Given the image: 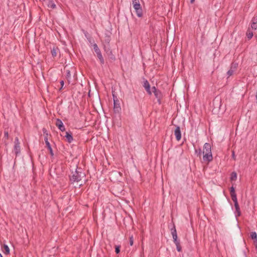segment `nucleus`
Wrapping results in <instances>:
<instances>
[{"instance_id":"obj_9","label":"nucleus","mask_w":257,"mask_h":257,"mask_svg":"<svg viewBox=\"0 0 257 257\" xmlns=\"http://www.w3.org/2000/svg\"><path fill=\"white\" fill-rule=\"evenodd\" d=\"M237 66H238V64L237 63H231L230 69L227 72L228 77L232 76L234 74V72L237 69Z\"/></svg>"},{"instance_id":"obj_34","label":"nucleus","mask_w":257,"mask_h":257,"mask_svg":"<svg viewBox=\"0 0 257 257\" xmlns=\"http://www.w3.org/2000/svg\"><path fill=\"white\" fill-rule=\"evenodd\" d=\"M254 244L255 247V248L257 249V239L254 241Z\"/></svg>"},{"instance_id":"obj_33","label":"nucleus","mask_w":257,"mask_h":257,"mask_svg":"<svg viewBox=\"0 0 257 257\" xmlns=\"http://www.w3.org/2000/svg\"><path fill=\"white\" fill-rule=\"evenodd\" d=\"M8 136H9L8 132H5V137L6 138H8Z\"/></svg>"},{"instance_id":"obj_19","label":"nucleus","mask_w":257,"mask_h":257,"mask_svg":"<svg viewBox=\"0 0 257 257\" xmlns=\"http://www.w3.org/2000/svg\"><path fill=\"white\" fill-rule=\"evenodd\" d=\"M175 135L177 141L180 140L181 138V133L180 130H175Z\"/></svg>"},{"instance_id":"obj_35","label":"nucleus","mask_w":257,"mask_h":257,"mask_svg":"<svg viewBox=\"0 0 257 257\" xmlns=\"http://www.w3.org/2000/svg\"><path fill=\"white\" fill-rule=\"evenodd\" d=\"M201 152H202V151H201V150L200 149L199 150V151H198V155H201Z\"/></svg>"},{"instance_id":"obj_7","label":"nucleus","mask_w":257,"mask_h":257,"mask_svg":"<svg viewBox=\"0 0 257 257\" xmlns=\"http://www.w3.org/2000/svg\"><path fill=\"white\" fill-rule=\"evenodd\" d=\"M231 199L232 200V201H233L234 203V207H235V211H236V213H237V215L236 216H240V208H239V205H238V202H237V197H236V195H232L231 196Z\"/></svg>"},{"instance_id":"obj_36","label":"nucleus","mask_w":257,"mask_h":257,"mask_svg":"<svg viewBox=\"0 0 257 257\" xmlns=\"http://www.w3.org/2000/svg\"><path fill=\"white\" fill-rule=\"evenodd\" d=\"M232 156L234 159L235 158V154L233 151L232 152Z\"/></svg>"},{"instance_id":"obj_3","label":"nucleus","mask_w":257,"mask_h":257,"mask_svg":"<svg viewBox=\"0 0 257 257\" xmlns=\"http://www.w3.org/2000/svg\"><path fill=\"white\" fill-rule=\"evenodd\" d=\"M132 4L138 17L141 18L143 16L142 8L139 0H132Z\"/></svg>"},{"instance_id":"obj_21","label":"nucleus","mask_w":257,"mask_h":257,"mask_svg":"<svg viewBox=\"0 0 257 257\" xmlns=\"http://www.w3.org/2000/svg\"><path fill=\"white\" fill-rule=\"evenodd\" d=\"M66 78L68 80V81L69 82L70 79H71V74L70 70H66Z\"/></svg>"},{"instance_id":"obj_6","label":"nucleus","mask_w":257,"mask_h":257,"mask_svg":"<svg viewBox=\"0 0 257 257\" xmlns=\"http://www.w3.org/2000/svg\"><path fill=\"white\" fill-rule=\"evenodd\" d=\"M44 140H45L46 146L48 148V150H49L50 154L52 156H53V150L51 148V145L48 141V140H49V138L51 137V135L49 134V133H48V132L46 130H45V131H44Z\"/></svg>"},{"instance_id":"obj_16","label":"nucleus","mask_w":257,"mask_h":257,"mask_svg":"<svg viewBox=\"0 0 257 257\" xmlns=\"http://www.w3.org/2000/svg\"><path fill=\"white\" fill-rule=\"evenodd\" d=\"M55 124L58 127V128H61L62 127L64 128L63 123L60 119L58 118L55 119Z\"/></svg>"},{"instance_id":"obj_29","label":"nucleus","mask_w":257,"mask_h":257,"mask_svg":"<svg viewBox=\"0 0 257 257\" xmlns=\"http://www.w3.org/2000/svg\"><path fill=\"white\" fill-rule=\"evenodd\" d=\"M176 248H177V251H178L179 252L181 251V247L180 246V244H176Z\"/></svg>"},{"instance_id":"obj_31","label":"nucleus","mask_w":257,"mask_h":257,"mask_svg":"<svg viewBox=\"0 0 257 257\" xmlns=\"http://www.w3.org/2000/svg\"><path fill=\"white\" fill-rule=\"evenodd\" d=\"M152 91L154 93L156 91H158L159 89H157L155 86H153L152 88Z\"/></svg>"},{"instance_id":"obj_4","label":"nucleus","mask_w":257,"mask_h":257,"mask_svg":"<svg viewBox=\"0 0 257 257\" xmlns=\"http://www.w3.org/2000/svg\"><path fill=\"white\" fill-rule=\"evenodd\" d=\"M93 47L94 51L95 53H96V56L99 59V61L100 62V63L101 65H103L104 64V59L102 55L101 51L99 47H98L97 45L95 43H94L93 45Z\"/></svg>"},{"instance_id":"obj_24","label":"nucleus","mask_w":257,"mask_h":257,"mask_svg":"<svg viewBox=\"0 0 257 257\" xmlns=\"http://www.w3.org/2000/svg\"><path fill=\"white\" fill-rule=\"evenodd\" d=\"M246 36L249 40L251 39L253 37L252 32L248 30L246 32Z\"/></svg>"},{"instance_id":"obj_11","label":"nucleus","mask_w":257,"mask_h":257,"mask_svg":"<svg viewBox=\"0 0 257 257\" xmlns=\"http://www.w3.org/2000/svg\"><path fill=\"white\" fill-rule=\"evenodd\" d=\"M171 234L172 235L173 241H174L175 245L180 244L179 241L178 240V239H177V231H176L175 226H174L171 229Z\"/></svg>"},{"instance_id":"obj_27","label":"nucleus","mask_w":257,"mask_h":257,"mask_svg":"<svg viewBox=\"0 0 257 257\" xmlns=\"http://www.w3.org/2000/svg\"><path fill=\"white\" fill-rule=\"evenodd\" d=\"M230 196H231L232 195H236L235 192V189L233 187H231L230 188Z\"/></svg>"},{"instance_id":"obj_39","label":"nucleus","mask_w":257,"mask_h":257,"mask_svg":"<svg viewBox=\"0 0 257 257\" xmlns=\"http://www.w3.org/2000/svg\"><path fill=\"white\" fill-rule=\"evenodd\" d=\"M255 99L257 100V91L255 93Z\"/></svg>"},{"instance_id":"obj_13","label":"nucleus","mask_w":257,"mask_h":257,"mask_svg":"<svg viewBox=\"0 0 257 257\" xmlns=\"http://www.w3.org/2000/svg\"><path fill=\"white\" fill-rule=\"evenodd\" d=\"M47 4V7L49 8L54 9L56 6L53 0H43Z\"/></svg>"},{"instance_id":"obj_25","label":"nucleus","mask_w":257,"mask_h":257,"mask_svg":"<svg viewBox=\"0 0 257 257\" xmlns=\"http://www.w3.org/2000/svg\"><path fill=\"white\" fill-rule=\"evenodd\" d=\"M237 178V174L235 172H233L231 174L230 179L232 181L235 180Z\"/></svg>"},{"instance_id":"obj_26","label":"nucleus","mask_w":257,"mask_h":257,"mask_svg":"<svg viewBox=\"0 0 257 257\" xmlns=\"http://www.w3.org/2000/svg\"><path fill=\"white\" fill-rule=\"evenodd\" d=\"M250 237L254 240L257 239V234L255 232H251L250 233Z\"/></svg>"},{"instance_id":"obj_32","label":"nucleus","mask_w":257,"mask_h":257,"mask_svg":"<svg viewBox=\"0 0 257 257\" xmlns=\"http://www.w3.org/2000/svg\"><path fill=\"white\" fill-rule=\"evenodd\" d=\"M60 84H61V87L60 88V89H61L62 88V87H63L64 86V82L63 80H62L61 82H60Z\"/></svg>"},{"instance_id":"obj_40","label":"nucleus","mask_w":257,"mask_h":257,"mask_svg":"<svg viewBox=\"0 0 257 257\" xmlns=\"http://www.w3.org/2000/svg\"><path fill=\"white\" fill-rule=\"evenodd\" d=\"M176 128L179 129V128H180L179 126H176Z\"/></svg>"},{"instance_id":"obj_41","label":"nucleus","mask_w":257,"mask_h":257,"mask_svg":"<svg viewBox=\"0 0 257 257\" xmlns=\"http://www.w3.org/2000/svg\"><path fill=\"white\" fill-rule=\"evenodd\" d=\"M0 257H3L2 255L0 253Z\"/></svg>"},{"instance_id":"obj_38","label":"nucleus","mask_w":257,"mask_h":257,"mask_svg":"<svg viewBox=\"0 0 257 257\" xmlns=\"http://www.w3.org/2000/svg\"><path fill=\"white\" fill-rule=\"evenodd\" d=\"M88 97H91V94H90V91L88 93Z\"/></svg>"},{"instance_id":"obj_10","label":"nucleus","mask_w":257,"mask_h":257,"mask_svg":"<svg viewBox=\"0 0 257 257\" xmlns=\"http://www.w3.org/2000/svg\"><path fill=\"white\" fill-rule=\"evenodd\" d=\"M143 86L145 88L146 91L149 95H151L152 94L151 86L149 82L147 79H145L143 82Z\"/></svg>"},{"instance_id":"obj_20","label":"nucleus","mask_w":257,"mask_h":257,"mask_svg":"<svg viewBox=\"0 0 257 257\" xmlns=\"http://www.w3.org/2000/svg\"><path fill=\"white\" fill-rule=\"evenodd\" d=\"M104 40L106 43H107V44L109 43V42L111 40V38H110V36L108 33L105 34Z\"/></svg>"},{"instance_id":"obj_14","label":"nucleus","mask_w":257,"mask_h":257,"mask_svg":"<svg viewBox=\"0 0 257 257\" xmlns=\"http://www.w3.org/2000/svg\"><path fill=\"white\" fill-rule=\"evenodd\" d=\"M51 54L53 58L56 57L58 53H60L59 49L57 46H54L51 50Z\"/></svg>"},{"instance_id":"obj_22","label":"nucleus","mask_w":257,"mask_h":257,"mask_svg":"<svg viewBox=\"0 0 257 257\" xmlns=\"http://www.w3.org/2000/svg\"><path fill=\"white\" fill-rule=\"evenodd\" d=\"M4 252L6 254H9L10 253V248L8 246V245L6 244H4Z\"/></svg>"},{"instance_id":"obj_30","label":"nucleus","mask_w":257,"mask_h":257,"mask_svg":"<svg viewBox=\"0 0 257 257\" xmlns=\"http://www.w3.org/2000/svg\"><path fill=\"white\" fill-rule=\"evenodd\" d=\"M115 251L116 253H118L120 252V247L119 246L115 247Z\"/></svg>"},{"instance_id":"obj_18","label":"nucleus","mask_w":257,"mask_h":257,"mask_svg":"<svg viewBox=\"0 0 257 257\" xmlns=\"http://www.w3.org/2000/svg\"><path fill=\"white\" fill-rule=\"evenodd\" d=\"M95 96H96L95 104L98 107H100L101 106V103L99 95H98V93H96Z\"/></svg>"},{"instance_id":"obj_23","label":"nucleus","mask_w":257,"mask_h":257,"mask_svg":"<svg viewBox=\"0 0 257 257\" xmlns=\"http://www.w3.org/2000/svg\"><path fill=\"white\" fill-rule=\"evenodd\" d=\"M108 51H106V53H107V55L109 57V58L112 60H114L115 58V56L112 54L111 51H110L108 53Z\"/></svg>"},{"instance_id":"obj_2","label":"nucleus","mask_w":257,"mask_h":257,"mask_svg":"<svg viewBox=\"0 0 257 257\" xmlns=\"http://www.w3.org/2000/svg\"><path fill=\"white\" fill-rule=\"evenodd\" d=\"M72 175L70 177V180L72 183L80 181L82 178L85 177V174L82 171L81 169H76Z\"/></svg>"},{"instance_id":"obj_12","label":"nucleus","mask_w":257,"mask_h":257,"mask_svg":"<svg viewBox=\"0 0 257 257\" xmlns=\"http://www.w3.org/2000/svg\"><path fill=\"white\" fill-rule=\"evenodd\" d=\"M154 95L156 98L157 99V101L159 104H161L162 103V99L163 98V94L161 91L159 90L158 91H156L154 92Z\"/></svg>"},{"instance_id":"obj_15","label":"nucleus","mask_w":257,"mask_h":257,"mask_svg":"<svg viewBox=\"0 0 257 257\" xmlns=\"http://www.w3.org/2000/svg\"><path fill=\"white\" fill-rule=\"evenodd\" d=\"M251 27L253 29H257V15L252 18Z\"/></svg>"},{"instance_id":"obj_37","label":"nucleus","mask_w":257,"mask_h":257,"mask_svg":"<svg viewBox=\"0 0 257 257\" xmlns=\"http://www.w3.org/2000/svg\"><path fill=\"white\" fill-rule=\"evenodd\" d=\"M195 0H190V3L193 4Z\"/></svg>"},{"instance_id":"obj_1","label":"nucleus","mask_w":257,"mask_h":257,"mask_svg":"<svg viewBox=\"0 0 257 257\" xmlns=\"http://www.w3.org/2000/svg\"><path fill=\"white\" fill-rule=\"evenodd\" d=\"M211 148V147L210 144L206 143L204 145L203 159L204 161L210 162L212 160L213 157Z\"/></svg>"},{"instance_id":"obj_8","label":"nucleus","mask_w":257,"mask_h":257,"mask_svg":"<svg viewBox=\"0 0 257 257\" xmlns=\"http://www.w3.org/2000/svg\"><path fill=\"white\" fill-rule=\"evenodd\" d=\"M21 152L20 143L18 137H16L15 140L14 145V153L18 156Z\"/></svg>"},{"instance_id":"obj_5","label":"nucleus","mask_w":257,"mask_h":257,"mask_svg":"<svg viewBox=\"0 0 257 257\" xmlns=\"http://www.w3.org/2000/svg\"><path fill=\"white\" fill-rule=\"evenodd\" d=\"M113 98V111L115 114H120L121 111V108L120 105L119 101L117 98L116 96L112 94Z\"/></svg>"},{"instance_id":"obj_17","label":"nucleus","mask_w":257,"mask_h":257,"mask_svg":"<svg viewBox=\"0 0 257 257\" xmlns=\"http://www.w3.org/2000/svg\"><path fill=\"white\" fill-rule=\"evenodd\" d=\"M65 134L66 135L65 137H66L68 142L71 143L72 141H73V137L72 134L71 133H69L67 132H66Z\"/></svg>"},{"instance_id":"obj_28","label":"nucleus","mask_w":257,"mask_h":257,"mask_svg":"<svg viewBox=\"0 0 257 257\" xmlns=\"http://www.w3.org/2000/svg\"><path fill=\"white\" fill-rule=\"evenodd\" d=\"M129 240H130V245H133V243H134V238H133V236L132 235L129 238Z\"/></svg>"}]
</instances>
